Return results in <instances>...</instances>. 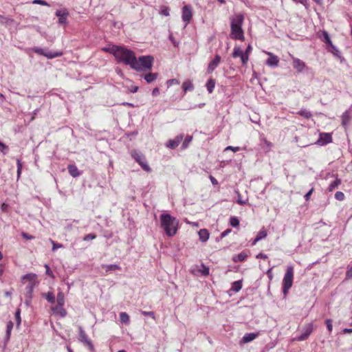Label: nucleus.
Listing matches in <instances>:
<instances>
[{"label": "nucleus", "instance_id": "25", "mask_svg": "<svg viewBox=\"0 0 352 352\" xmlns=\"http://www.w3.org/2000/svg\"><path fill=\"white\" fill-rule=\"evenodd\" d=\"M242 287V283L241 280L234 281L232 284L231 290L234 292H238Z\"/></svg>", "mask_w": 352, "mask_h": 352}, {"label": "nucleus", "instance_id": "46", "mask_svg": "<svg viewBox=\"0 0 352 352\" xmlns=\"http://www.w3.org/2000/svg\"><path fill=\"white\" fill-rule=\"evenodd\" d=\"M55 310H58V313L60 315L61 317H65L67 314V311L63 307H56Z\"/></svg>", "mask_w": 352, "mask_h": 352}, {"label": "nucleus", "instance_id": "16", "mask_svg": "<svg viewBox=\"0 0 352 352\" xmlns=\"http://www.w3.org/2000/svg\"><path fill=\"white\" fill-rule=\"evenodd\" d=\"M183 138H184L183 134H180V135L176 136L174 139L170 140L166 143V146L171 149L175 148L181 143V142L183 140Z\"/></svg>", "mask_w": 352, "mask_h": 352}, {"label": "nucleus", "instance_id": "39", "mask_svg": "<svg viewBox=\"0 0 352 352\" xmlns=\"http://www.w3.org/2000/svg\"><path fill=\"white\" fill-rule=\"evenodd\" d=\"M322 36H323V41L328 43L329 45L332 44L331 40L329 37V34L326 31L322 32Z\"/></svg>", "mask_w": 352, "mask_h": 352}, {"label": "nucleus", "instance_id": "30", "mask_svg": "<svg viewBox=\"0 0 352 352\" xmlns=\"http://www.w3.org/2000/svg\"><path fill=\"white\" fill-rule=\"evenodd\" d=\"M243 52L241 49L240 47H234L233 52H232V57L233 58H237L241 57L243 54Z\"/></svg>", "mask_w": 352, "mask_h": 352}, {"label": "nucleus", "instance_id": "47", "mask_svg": "<svg viewBox=\"0 0 352 352\" xmlns=\"http://www.w3.org/2000/svg\"><path fill=\"white\" fill-rule=\"evenodd\" d=\"M241 60L243 65H246L249 60V55L243 53V54L240 57Z\"/></svg>", "mask_w": 352, "mask_h": 352}, {"label": "nucleus", "instance_id": "50", "mask_svg": "<svg viewBox=\"0 0 352 352\" xmlns=\"http://www.w3.org/2000/svg\"><path fill=\"white\" fill-rule=\"evenodd\" d=\"M96 236L95 234L90 233V234L85 235L83 239H84V241H89V240H93V239H96Z\"/></svg>", "mask_w": 352, "mask_h": 352}, {"label": "nucleus", "instance_id": "62", "mask_svg": "<svg viewBox=\"0 0 352 352\" xmlns=\"http://www.w3.org/2000/svg\"><path fill=\"white\" fill-rule=\"evenodd\" d=\"M238 195H239V199L237 200V203L240 205H244L245 204V201H243L241 198V195L238 192Z\"/></svg>", "mask_w": 352, "mask_h": 352}, {"label": "nucleus", "instance_id": "49", "mask_svg": "<svg viewBox=\"0 0 352 352\" xmlns=\"http://www.w3.org/2000/svg\"><path fill=\"white\" fill-rule=\"evenodd\" d=\"M141 314L144 316H148L151 317L153 319H155V314L153 311H141Z\"/></svg>", "mask_w": 352, "mask_h": 352}, {"label": "nucleus", "instance_id": "56", "mask_svg": "<svg viewBox=\"0 0 352 352\" xmlns=\"http://www.w3.org/2000/svg\"><path fill=\"white\" fill-rule=\"evenodd\" d=\"M231 232V229H227L221 234V238H224Z\"/></svg>", "mask_w": 352, "mask_h": 352}, {"label": "nucleus", "instance_id": "32", "mask_svg": "<svg viewBox=\"0 0 352 352\" xmlns=\"http://www.w3.org/2000/svg\"><path fill=\"white\" fill-rule=\"evenodd\" d=\"M120 320L122 323L127 324L129 322V316L126 312L120 314Z\"/></svg>", "mask_w": 352, "mask_h": 352}, {"label": "nucleus", "instance_id": "48", "mask_svg": "<svg viewBox=\"0 0 352 352\" xmlns=\"http://www.w3.org/2000/svg\"><path fill=\"white\" fill-rule=\"evenodd\" d=\"M166 84H167V86L169 87L173 85H178L179 84V82L177 79H170V80H167Z\"/></svg>", "mask_w": 352, "mask_h": 352}, {"label": "nucleus", "instance_id": "9", "mask_svg": "<svg viewBox=\"0 0 352 352\" xmlns=\"http://www.w3.org/2000/svg\"><path fill=\"white\" fill-rule=\"evenodd\" d=\"M182 21L185 23L184 27H186L192 18V8L190 5H186L182 10Z\"/></svg>", "mask_w": 352, "mask_h": 352}, {"label": "nucleus", "instance_id": "36", "mask_svg": "<svg viewBox=\"0 0 352 352\" xmlns=\"http://www.w3.org/2000/svg\"><path fill=\"white\" fill-rule=\"evenodd\" d=\"M45 297L48 302L51 303L55 302L56 298L52 292H47V294H45Z\"/></svg>", "mask_w": 352, "mask_h": 352}, {"label": "nucleus", "instance_id": "43", "mask_svg": "<svg viewBox=\"0 0 352 352\" xmlns=\"http://www.w3.org/2000/svg\"><path fill=\"white\" fill-rule=\"evenodd\" d=\"M160 14L166 16H169V8L166 6L161 8Z\"/></svg>", "mask_w": 352, "mask_h": 352}, {"label": "nucleus", "instance_id": "12", "mask_svg": "<svg viewBox=\"0 0 352 352\" xmlns=\"http://www.w3.org/2000/svg\"><path fill=\"white\" fill-rule=\"evenodd\" d=\"M314 329V326L312 323H309L307 324L302 331V333L300 336L296 338V340L298 341H303L307 339L309 335L311 333Z\"/></svg>", "mask_w": 352, "mask_h": 352}, {"label": "nucleus", "instance_id": "53", "mask_svg": "<svg viewBox=\"0 0 352 352\" xmlns=\"http://www.w3.org/2000/svg\"><path fill=\"white\" fill-rule=\"evenodd\" d=\"M33 3L50 6V5L46 1H45L43 0H34Z\"/></svg>", "mask_w": 352, "mask_h": 352}, {"label": "nucleus", "instance_id": "51", "mask_svg": "<svg viewBox=\"0 0 352 352\" xmlns=\"http://www.w3.org/2000/svg\"><path fill=\"white\" fill-rule=\"evenodd\" d=\"M326 324L329 331L331 332L333 329L332 320L331 319H327L326 320Z\"/></svg>", "mask_w": 352, "mask_h": 352}, {"label": "nucleus", "instance_id": "35", "mask_svg": "<svg viewBox=\"0 0 352 352\" xmlns=\"http://www.w3.org/2000/svg\"><path fill=\"white\" fill-rule=\"evenodd\" d=\"M12 328H13V322L12 321H9L7 323V327H6V338L8 340L10 339L11 331H12Z\"/></svg>", "mask_w": 352, "mask_h": 352}, {"label": "nucleus", "instance_id": "28", "mask_svg": "<svg viewBox=\"0 0 352 352\" xmlns=\"http://www.w3.org/2000/svg\"><path fill=\"white\" fill-rule=\"evenodd\" d=\"M206 88L209 93H212L215 87V81L213 79H209L206 82Z\"/></svg>", "mask_w": 352, "mask_h": 352}, {"label": "nucleus", "instance_id": "40", "mask_svg": "<svg viewBox=\"0 0 352 352\" xmlns=\"http://www.w3.org/2000/svg\"><path fill=\"white\" fill-rule=\"evenodd\" d=\"M230 224L232 227H237L239 225V220L236 217H231L230 219Z\"/></svg>", "mask_w": 352, "mask_h": 352}, {"label": "nucleus", "instance_id": "22", "mask_svg": "<svg viewBox=\"0 0 352 352\" xmlns=\"http://www.w3.org/2000/svg\"><path fill=\"white\" fill-rule=\"evenodd\" d=\"M258 336V333H246L242 338L243 343H248L254 340Z\"/></svg>", "mask_w": 352, "mask_h": 352}, {"label": "nucleus", "instance_id": "61", "mask_svg": "<svg viewBox=\"0 0 352 352\" xmlns=\"http://www.w3.org/2000/svg\"><path fill=\"white\" fill-rule=\"evenodd\" d=\"M45 267L46 269V274L51 276H53L52 272L51 271L50 267L47 265H45Z\"/></svg>", "mask_w": 352, "mask_h": 352}, {"label": "nucleus", "instance_id": "20", "mask_svg": "<svg viewBox=\"0 0 352 352\" xmlns=\"http://www.w3.org/2000/svg\"><path fill=\"white\" fill-rule=\"evenodd\" d=\"M198 234H199V240L202 242L207 241L208 240L209 236H210L209 232L206 229H201L198 232Z\"/></svg>", "mask_w": 352, "mask_h": 352}, {"label": "nucleus", "instance_id": "2", "mask_svg": "<svg viewBox=\"0 0 352 352\" xmlns=\"http://www.w3.org/2000/svg\"><path fill=\"white\" fill-rule=\"evenodd\" d=\"M244 21V15L239 13L233 16L230 19V37L234 40L243 41L245 40L242 25Z\"/></svg>", "mask_w": 352, "mask_h": 352}, {"label": "nucleus", "instance_id": "58", "mask_svg": "<svg viewBox=\"0 0 352 352\" xmlns=\"http://www.w3.org/2000/svg\"><path fill=\"white\" fill-rule=\"evenodd\" d=\"M346 276L347 278H352V266L347 270Z\"/></svg>", "mask_w": 352, "mask_h": 352}, {"label": "nucleus", "instance_id": "4", "mask_svg": "<svg viewBox=\"0 0 352 352\" xmlns=\"http://www.w3.org/2000/svg\"><path fill=\"white\" fill-rule=\"evenodd\" d=\"M152 56H142L138 59L135 57L131 68L136 71H147L152 68L153 63Z\"/></svg>", "mask_w": 352, "mask_h": 352}, {"label": "nucleus", "instance_id": "44", "mask_svg": "<svg viewBox=\"0 0 352 352\" xmlns=\"http://www.w3.org/2000/svg\"><path fill=\"white\" fill-rule=\"evenodd\" d=\"M50 242L52 244V251H55L58 248H62L63 245L60 243H57L54 241L50 239Z\"/></svg>", "mask_w": 352, "mask_h": 352}, {"label": "nucleus", "instance_id": "33", "mask_svg": "<svg viewBox=\"0 0 352 352\" xmlns=\"http://www.w3.org/2000/svg\"><path fill=\"white\" fill-rule=\"evenodd\" d=\"M267 235V232L266 230L261 229L257 234L256 236V241H261L263 239H265Z\"/></svg>", "mask_w": 352, "mask_h": 352}, {"label": "nucleus", "instance_id": "27", "mask_svg": "<svg viewBox=\"0 0 352 352\" xmlns=\"http://www.w3.org/2000/svg\"><path fill=\"white\" fill-rule=\"evenodd\" d=\"M341 184V180L338 178H336L334 181H333L329 186L328 189L330 192H332L335 188H336Z\"/></svg>", "mask_w": 352, "mask_h": 352}, {"label": "nucleus", "instance_id": "26", "mask_svg": "<svg viewBox=\"0 0 352 352\" xmlns=\"http://www.w3.org/2000/svg\"><path fill=\"white\" fill-rule=\"evenodd\" d=\"M157 78V74L156 73H149L144 76V79L148 83L155 80Z\"/></svg>", "mask_w": 352, "mask_h": 352}, {"label": "nucleus", "instance_id": "8", "mask_svg": "<svg viewBox=\"0 0 352 352\" xmlns=\"http://www.w3.org/2000/svg\"><path fill=\"white\" fill-rule=\"evenodd\" d=\"M34 51L36 54L44 56L49 59H52V58H56V57H60L63 55L62 52H59V51L52 52V51H50L48 50H44V49L39 48V47L35 48L34 50Z\"/></svg>", "mask_w": 352, "mask_h": 352}, {"label": "nucleus", "instance_id": "54", "mask_svg": "<svg viewBox=\"0 0 352 352\" xmlns=\"http://www.w3.org/2000/svg\"><path fill=\"white\" fill-rule=\"evenodd\" d=\"M226 151H228V150H231L234 152H236V151H240V147L239 146H236V147H234V146H228L225 149Z\"/></svg>", "mask_w": 352, "mask_h": 352}, {"label": "nucleus", "instance_id": "11", "mask_svg": "<svg viewBox=\"0 0 352 352\" xmlns=\"http://www.w3.org/2000/svg\"><path fill=\"white\" fill-rule=\"evenodd\" d=\"M290 56L293 60V67L298 72L301 73L308 69L305 63L302 60L296 58L291 54Z\"/></svg>", "mask_w": 352, "mask_h": 352}, {"label": "nucleus", "instance_id": "59", "mask_svg": "<svg viewBox=\"0 0 352 352\" xmlns=\"http://www.w3.org/2000/svg\"><path fill=\"white\" fill-rule=\"evenodd\" d=\"M314 189L311 188L308 192H307L305 195V198L307 201H308L310 198L311 195L312 194Z\"/></svg>", "mask_w": 352, "mask_h": 352}, {"label": "nucleus", "instance_id": "38", "mask_svg": "<svg viewBox=\"0 0 352 352\" xmlns=\"http://www.w3.org/2000/svg\"><path fill=\"white\" fill-rule=\"evenodd\" d=\"M17 165V180L20 178L22 171V163L19 159L16 160Z\"/></svg>", "mask_w": 352, "mask_h": 352}, {"label": "nucleus", "instance_id": "17", "mask_svg": "<svg viewBox=\"0 0 352 352\" xmlns=\"http://www.w3.org/2000/svg\"><path fill=\"white\" fill-rule=\"evenodd\" d=\"M69 13L67 10H58L56 12V15L58 17V22L61 24H65L67 22V17Z\"/></svg>", "mask_w": 352, "mask_h": 352}, {"label": "nucleus", "instance_id": "42", "mask_svg": "<svg viewBox=\"0 0 352 352\" xmlns=\"http://www.w3.org/2000/svg\"><path fill=\"white\" fill-rule=\"evenodd\" d=\"M329 46L331 47L330 52H332L335 56H339L340 53L338 49L333 43Z\"/></svg>", "mask_w": 352, "mask_h": 352}, {"label": "nucleus", "instance_id": "57", "mask_svg": "<svg viewBox=\"0 0 352 352\" xmlns=\"http://www.w3.org/2000/svg\"><path fill=\"white\" fill-rule=\"evenodd\" d=\"M21 236L26 239H33L34 237L32 235H28L25 232H22Z\"/></svg>", "mask_w": 352, "mask_h": 352}, {"label": "nucleus", "instance_id": "15", "mask_svg": "<svg viewBox=\"0 0 352 352\" xmlns=\"http://www.w3.org/2000/svg\"><path fill=\"white\" fill-rule=\"evenodd\" d=\"M221 61V56L219 54H216L214 59L212 60L207 68V72L208 74H211L219 65Z\"/></svg>", "mask_w": 352, "mask_h": 352}, {"label": "nucleus", "instance_id": "19", "mask_svg": "<svg viewBox=\"0 0 352 352\" xmlns=\"http://www.w3.org/2000/svg\"><path fill=\"white\" fill-rule=\"evenodd\" d=\"M183 95L187 91H192L194 89V85L190 80H185L182 84Z\"/></svg>", "mask_w": 352, "mask_h": 352}, {"label": "nucleus", "instance_id": "55", "mask_svg": "<svg viewBox=\"0 0 352 352\" xmlns=\"http://www.w3.org/2000/svg\"><path fill=\"white\" fill-rule=\"evenodd\" d=\"M296 3H300L302 4L305 7L308 8V0H294Z\"/></svg>", "mask_w": 352, "mask_h": 352}, {"label": "nucleus", "instance_id": "7", "mask_svg": "<svg viewBox=\"0 0 352 352\" xmlns=\"http://www.w3.org/2000/svg\"><path fill=\"white\" fill-rule=\"evenodd\" d=\"M36 275L33 273L25 274L23 276V280H28V283L25 287L26 290V298H31L32 293L34 290V287L36 286Z\"/></svg>", "mask_w": 352, "mask_h": 352}, {"label": "nucleus", "instance_id": "60", "mask_svg": "<svg viewBox=\"0 0 352 352\" xmlns=\"http://www.w3.org/2000/svg\"><path fill=\"white\" fill-rule=\"evenodd\" d=\"M256 257L257 258L267 259V255H266L265 254H263V253H259L258 254L256 255Z\"/></svg>", "mask_w": 352, "mask_h": 352}, {"label": "nucleus", "instance_id": "64", "mask_svg": "<svg viewBox=\"0 0 352 352\" xmlns=\"http://www.w3.org/2000/svg\"><path fill=\"white\" fill-rule=\"evenodd\" d=\"M252 46L250 45H248V46L244 53L246 54H248L250 56V54L252 52Z\"/></svg>", "mask_w": 352, "mask_h": 352}, {"label": "nucleus", "instance_id": "21", "mask_svg": "<svg viewBox=\"0 0 352 352\" xmlns=\"http://www.w3.org/2000/svg\"><path fill=\"white\" fill-rule=\"evenodd\" d=\"M67 169H68L69 173L73 177H77L80 175V172L76 165L69 164L67 166Z\"/></svg>", "mask_w": 352, "mask_h": 352}, {"label": "nucleus", "instance_id": "6", "mask_svg": "<svg viewBox=\"0 0 352 352\" xmlns=\"http://www.w3.org/2000/svg\"><path fill=\"white\" fill-rule=\"evenodd\" d=\"M131 155L144 170L147 173H150L151 171V168L147 164L145 156L141 152H139L137 150H132L131 151Z\"/></svg>", "mask_w": 352, "mask_h": 352}, {"label": "nucleus", "instance_id": "23", "mask_svg": "<svg viewBox=\"0 0 352 352\" xmlns=\"http://www.w3.org/2000/svg\"><path fill=\"white\" fill-rule=\"evenodd\" d=\"M102 267L107 272L109 271L120 270L121 267L116 264L102 265Z\"/></svg>", "mask_w": 352, "mask_h": 352}, {"label": "nucleus", "instance_id": "29", "mask_svg": "<svg viewBox=\"0 0 352 352\" xmlns=\"http://www.w3.org/2000/svg\"><path fill=\"white\" fill-rule=\"evenodd\" d=\"M57 303L59 307H63L65 302V296L62 292H60L57 294Z\"/></svg>", "mask_w": 352, "mask_h": 352}, {"label": "nucleus", "instance_id": "24", "mask_svg": "<svg viewBox=\"0 0 352 352\" xmlns=\"http://www.w3.org/2000/svg\"><path fill=\"white\" fill-rule=\"evenodd\" d=\"M248 255L245 252H241L233 257V261L234 262H241L245 261V259L247 258Z\"/></svg>", "mask_w": 352, "mask_h": 352}, {"label": "nucleus", "instance_id": "5", "mask_svg": "<svg viewBox=\"0 0 352 352\" xmlns=\"http://www.w3.org/2000/svg\"><path fill=\"white\" fill-rule=\"evenodd\" d=\"M294 274V267L292 266H287L283 279V292L285 296L287 295L289 289L292 286Z\"/></svg>", "mask_w": 352, "mask_h": 352}, {"label": "nucleus", "instance_id": "1", "mask_svg": "<svg viewBox=\"0 0 352 352\" xmlns=\"http://www.w3.org/2000/svg\"><path fill=\"white\" fill-rule=\"evenodd\" d=\"M104 52L112 54L116 60L132 67L135 54L133 51L118 45H110L102 49Z\"/></svg>", "mask_w": 352, "mask_h": 352}, {"label": "nucleus", "instance_id": "63", "mask_svg": "<svg viewBox=\"0 0 352 352\" xmlns=\"http://www.w3.org/2000/svg\"><path fill=\"white\" fill-rule=\"evenodd\" d=\"M159 93H160V90H159V89L157 87H156V88H154L153 89L152 95L153 96H157L159 94Z\"/></svg>", "mask_w": 352, "mask_h": 352}, {"label": "nucleus", "instance_id": "14", "mask_svg": "<svg viewBox=\"0 0 352 352\" xmlns=\"http://www.w3.org/2000/svg\"><path fill=\"white\" fill-rule=\"evenodd\" d=\"M269 56L268 59L266 60V65L270 67H276L278 65L279 59L278 56L270 52H265Z\"/></svg>", "mask_w": 352, "mask_h": 352}, {"label": "nucleus", "instance_id": "3", "mask_svg": "<svg viewBox=\"0 0 352 352\" xmlns=\"http://www.w3.org/2000/svg\"><path fill=\"white\" fill-rule=\"evenodd\" d=\"M161 226L165 233L169 236H174L177 230L178 221L176 218L167 213H163L160 215Z\"/></svg>", "mask_w": 352, "mask_h": 352}, {"label": "nucleus", "instance_id": "10", "mask_svg": "<svg viewBox=\"0 0 352 352\" xmlns=\"http://www.w3.org/2000/svg\"><path fill=\"white\" fill-rule=\"evenodd\" d=\"M79 330V334H78V340L80 342H82L84 344H86L89 349L94 352V346L92 344L91 341L88 338L87 334L85 333V331L83 330L82 327L79 326L78 327Z\"/></svg>", "mask_w": 352, "mask_h": 352}, {"label": "nucleus", "instance_id": "34", "mask_svg": "<svg viewBox=\"0 0 352 352\" xmlns=\"http://www.w3.org/2000/svg\"><path fill=\"white\" fill-rule=\"evenodd\" d=\"M250 120L258 124L260 122V117L256 111H252V113L249 116Z\"/></svg>", "mask_w": 352, "mask_h": 352}, {"label": "nucleus", "instance_id": "37", "mask_svg": "<svg viewBox=\"0 0 352 352\" xmlns=\"http://www.w3.org/2000/svg\"><path fill=\"white\" fill-rule=\"evenodd\" d=\"M15 319H16V327H19L20 326V324H21V309L19 308H18L16 310V312H15Z\"/></svg>", "mask_w": 352, "mask_h": 352}, {"label": "nucleus", "instance_id": "41", "mask_svg": "<svg viewBox=\"0 0 352 352\" xmlns=\"http://www.w3.org/2000/svg\"><path fill=\"white\" fill-rule=\"evenodd\" d=\"M192 136L187 135L182 144V148L185 149L188 146L189 143L192 141Z\"/></svg>", "mask_w": 352, "mask_h": 352}, {"label": "nucleus", "instance_id": "18", "mask_svg": "<svg viewBox=\"0 0 352 352\" xmlns=\"http://www.w3.org/2000/svg\"><path fill=\"white\" fill-rule=\"evenodd\" d=\"M342 124L346 126L352 120V111H344L342 115Z\"/></svg>", "mask_w": 352, "mask_h": 352}, {"label": "nucleus", "instance_id": "52", "mask_svg": "<svg viewBox=\"0 0 352 352\" xmlns=\"http://www.w3.org/2000/svg\"><path fill=\"white\" fill-rule=\"evenodd\" d=\"M298 113L301 116H303L305 118H309L311 116V113L310 111H298Z\"/></svg>", "mask_w": 352, "mask_h": 352}, {"label": "nucleus", "instance_id": "13", "mask_svg": "<svg viewBox=\"0 0 352 352\" xmlns=\"http://www.w3.org/2000/svg\"><path fill=\"white\" fill-rule=\"evenodd\" d=\"M332 137L331 133H323L320 134V137L317 140V144L323 146L328 143L331 142Z\"/></svg>", "mask_w": 352, "mask_h": 352}, {"label": "nucleus", "instance_id": "45", "mask_svg": "<svg viewBox=\"0 0 352 352\" xmlns=\"http://www.w3.org/2000/svg\"><path fill=\"white\" fill-rule=\"evenodd\" d=\"M335 197L337 200L342 201L344 199V194L342 192L338 191L335 194Z\"/></svg>", "mask_w": 352, "mask_h": 352}, {"label": "nucleus", "instance_id": "31", "mask_svg": "<svg viewBox=\"0 0 352 352\" xmlns=\"http://www.w3.org/2000/svg\"><path fill=\"white\" fill-rule=\"evenodd\" d=\"M198 271L201 274V275L206 276L209 274L210 270L208 267L202 263Z\"/></svg>", "mask_w": 352, "mask_h": 352}]
</instances>
